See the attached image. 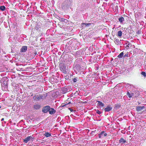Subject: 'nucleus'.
I'll list each match as a JSON object with an SVG mask.
<instances>
[{
    "instance_id": "obj_1",
    "label": "nucleus",
    "mask_w": 146,
    "mask_h": 146,
    "mask_svg": "<svg viewBox=\"0 0 146 146\" xmlns=\"http://www.w3.org/2000/svg\"><path fill=\"white\" fill-rule=\"evenodd\" d=\"M46 94H41L39 95H36L34 96L33 100L35 102L37 101H40L42 100H44L47 97Z\"/></svg>"
},
{
    "instance_id": "obj_2",
    "label": "nucleus",
    "mask_w": 146,
    "mask_h": 146,
    "mask_svg": "<svg viewBox=\"0 0 146 146\" xmlns=\"http://www.w3.org/2000/svg\"><path fill=\"white\" fill-rule=\"evenodd\" d=\"M60 69L63 73L66 74L67 72L66 71V67L64 64L61 63L60 64Z\"/></svg>"
},
{
    "instance_id": "obj_3",
    "label": "nucleus",
    "mask_w": 146,
    "mask_h": 146,
    "mask_svg": "<svg viewBox=\"0 0 146 146\" xmlns=\"http://www.w3.org/2000/svg\"><path fill=\"white\" fill-rule=\"evenodd\" d=\"M50 108V107L48 106H45L42 108V112L44 113H46L48 112Z\"/></svg>"
},
{
    "instance_id": "obj_4",
    "label": "nucleus",
    "mask_w": 146,
    "mask_h": 146,
    "mask_svg": "<svg viewBox=\"0 0 146 146\" xmlns=\"http://www.w3.org/2000/svg\"><path fill=\"white\" fill-rule=\"evenodd\" d=\"M33 138L31 136H28L25 139L23 140V141L25 143H27L29 141H33Z\"/></svg>"
},
{
    "instance_id": "obj_5",
    "label": "nucleus",
    "mask_w": 146,
    "mask_h": 146,
    "mask_svg": "<svg viewBox=\"0 0 146 146\" xmlns=\"http://www.w3.org/2000/svg\"><path fill=\"white\" fill-rule=\"evenodd\" d=\"M27 50V46H23L20 49V52H26Z\"/></svg>"
},
{
    "instance_id": "obj_6",
    "label": "nucleus",
    "mask_w": 146,
    "mask_h": 146,
    "mask_svg": "<svg viewBox=\"0 0 146 146\" xmlns=\"http://www.w3.org/2000/svg\"><path fill=\"white\" fill-rule=\"evenodd\" d=\"M107 134L106 133H105L104 131H102L99 134L98 136L99 138H101L103 137H105L106 136Z\"/></svg>"
},
{
    "instance_id": "obj_7",
    "label": "nucleus",
    "mask_w": 146,
    "mask_h": 146,
    "mask_svg": "<svg viewBox=\"0 0 146 146\" xmlns=\"http://www.w3.org/2000/svg\"><path fill=\"white\" fill-rule=\"evenodd\" d=\"M69 88L68 87L64 88L62 89V91L63 93H66L67 92L69 91Z\"/></svg>"
},
{
    "instance_id": "obj_8",
    "label": "nucleus",
    "mask_w": 146,
    "mask_h": 146,
    "mask_svg": "<svg viewBox=\"0 0 146 146\" xmlns=\"http://www.w3.org/2000/svg\"><path fill=\"white\" fill-rule=\"evenodd\" d=\"M48 112H49V113L50 115H52L55 113L56 111L53 108H50V110Z\"/></svg>"
},
{
    "instance_id": "obj_9",
    "label": "nucleus",
    "mask_w": 146,
    "mask_h": 146,
    "mask_svg": "<svg viewBox=\"0 0 146 146\" xmlns=\"http://www.w3.org/2000/svg\"><path fill=\"white\" fill-rule=\"evenodd\" d=\"M126 44H127V45L126 46L125 48L127 49H128L129 48H130L132 47L131 44L128 42H127Z\"/></svg>"
},
{
    "instance_id": "obj_10",
    "label": "nucleus",
    "mask_w": 146,
    "mask_h": 146,
    "mask_svg": "<svg viewBox=\"0 0 146 146\" xmlns=\"http://www.w3.org/2000/svg\"><path fill=\"white\" fill-rule=\"evenodd\" d=\"M40 107L41 106L39 104H36L34 106V108L36 110H39V109L40 108Z\"/></svg>"
},
{
    "instance_id": "obj_11",
    "label": "nucleus",
    "mask_w": 146,
    "mask_h": 146,
    "mask_svg": "<svg viewBox=\"0 0 146 146\" xmlns=\"http://www.w3.org/2000/svg\"><path fill=\"white\" fill-rule=\"evenodd\" d=\"M112 110V108L110 106H107L106 108L104 109V110L105 112H108Z\"/></svg>"
},
{
    "instance_id": "obj_12",
    "label": "nucleus",
    "mask_w": 146,
    "mask_h": 146,
    "mask_svg": "<svg viewBox=\"0 0 146 146\" xmlns=\"http://www.w3.org/2000/svg\"><path fill=\"white\" fill-rule=\"evenodd\" d=\"M133 93H130L129 92H127V95L129 98H130L133 96Z\"/></svg>"
},
{
    "instance_id": "obj_13",
    "label": "nucleus",
    "mask_w": 146,
    "mask_h": 146,
    "mask_svg": "<svg viewBox=\"0 0 146 146\" xmlns=\"http://www.w3.org/2000/svg\"><path fill=\"white\" fill-rule=\"evenodd\" d=\"M144 108V107L143 106H142V107L138 106V107H137L136 109L137 111H141L142 109H143Z\"/></svg>"
},
{
    "instance_id": "obj_14",
    "label": "nucleus",
    "mask_w": 146,
    "mask_h": 146,
    "mask_svg": "<svg viewBox=\"0 0 146 146\" xmlns=\"http://www.w3.org/2000/svg\"><path fill=\"white\" fill-rule=\"evenodd\" d=\"M97 102L98 103V104L99 106H101V107H104V104L102 103V102L97 101Z\"/></svg>"
},
{
    "instance_id": "obj_15",
    "label": "nucleus",
    "mask_w": 146,
    "mask_h": 146,
    "mask_svg": "<svg viewBox=\"0 0 146 146\" xmlns=\"http://www.w3.org/2000/svg\"><path fill=\"white\" fill-rule=\"evenodd\" d=\"M119 21L121 23H122V22L124 21V19L123 17H121L119 18Z\"/></svg>"
},
{
    "instance_id": "obj_16",
    "label": "nucleus",
    "mask_w": 146,
    "mask_h": 146,
    "mask_svg": "<svg viewBox=\"0 0 146 146\" xmlns=\"http://www.w3.org/2000/svg\"><path fill=\"white\" fill-rule=\"evenodd\" d=\"M126 142V141L124 140V139L122 138H121L120 140H119V143H123Z\"/></svg>"
},
{
    "instance_id": "obj_17",
    "label": "nucleus",
    "mask_w": 146,
    "mask_h": 146,
    "mask_svg": "<svg viewBox=\"0 0 146 146\" xmlns=\"http://www.w3.org/2000/svg\"><path fill=\"white\" fill-rule=\"evenodd\" d=\"M51 135L50 133L49 132H46L44 134V135L46 137H50Z\"/></svg>"
},
{
    "instance_id": "obj_18",
    "label": "nucleus",
    "mask_w": 146,
    "mask_h": 146,
    "mask_svg": "<svg viewBox=\"0 0 146 146\" xmlns=\"http://www.w3.org/2000/svg\"><path fill=\"white\" fill-rule=\"evenodd\" d=\"M122 32L121 31H119L117 32V36L121 37L122 36Z\"/></svg>"
},
{
    "instance_id": "obj_19",
    "label": "nucleus",
    "mask_w": 146,
    "mask_h": 146,
    "mask_svg": "<svg viewBox=\"0 0 146 146\" xmlns=\"http://www.w3.org/2000/svg\"><path fill=\"white\" fill-rule=\"evenodd\" d=\"M124 53L123 52H121V53L117 57L119 58H121L123 56Z\"/></svg>"
},
{
    "instance_id": "obj_20",
    "label": "nucleus",
    "mask_w": 146,
    "mask_h": 146,
    "mask_svg": "<svg viewBox=\"0 0 146 146\" xmlns=\"http://www.w3.org/2000/svg\"><path fill=\"white\" fill-rule=\"evenodd\" d=\"M5 9L4 6H0V10L1 11H4Z\"/></svg>"
},
{
    "instance_id": "obj_21",
    "label": "nucleus",
    "mask_w": 146,
    "mask_h": 146,
    "mask_svg": "<svg viewBox=\"0 0 146 146\" xmlns=\"http://www.w3.org/2000/svg\"><path fill=\"white\" fill-rule=\"evenodd\" d=\"M97 133V131L96 130H95L94 131H92L91 132V134L93 135H95V134Z\"/></svg>"
},
{
    "instance_id": "obj_22",
    "label": "nucleus",
    "mask_w": 146,
    "mask_h": 146,
    "mask_svg": "<svg viewBox=\"0 0 146 146\" xmlns=\"http://www.w3.org/2000/svg\"><path fill=\"white\" fill-rule=\"evenodd\" d=\"M115 42L116 44H119V43H120L119 40L116 39L115 40Z\"/></svg>"
},
{
    "instance_id": "obj_23",
    "label": "nucleus",
    "mask_w": 146,
    "mask_h": 146,
    "mask_svg": "<svg viewBox=\"0 0 146 146\" xmlns=\"http://www.w3.org/2000/svg\"><path fill=\"white\" fill-rule=\"evenodd\" d=\"M141 30H138V31H137L136 34L138 35H139V34H141Z\"/></svg>"
},
{
    "instance_id": "obj_24",
    "label": "nucleus",
    "mask_w": 146,
    "mask_h": 146,
    "mask_svg": "<svg viewBox=\"0 0 146 146\" xmlns=\"http://www.w3.org/2000/svg\"><path fill=\"white\" fill-rule=\"evenodd\" d=\"M83 25H84L86 26H89L91 25V23H83Z\"/></svg>"
},
{
    "instance_id": "obj_25",
    "label": "nucleus",
    "mask_w": 146,
    "mask_h": 146,
    "mask_svg": "<svg viewBox=\"0 0 146 146\" xmlns=\"http://www.w3.org/2000/svg\"><path fill=\"white\" fill-rule=\"evenodd\" d=\"M141 74L143 76L145 77H146V74L145 72H141Z\"/></svg>"
},
{
    "instance_id": "obj_26",
    "label": "nucleus",
    "mask_w": 146,
    "mask_h": 146,
    "mask_svg": "<svg viewBox=\"0 0 146 146\" xmlns=\"http://www.w3.org/2000/svg\"><path fill=\"white\" fill-rule=\"evenodd\" d=\"M70 103V102H69L67 104H62V106L64 107V106H66L67 105L69 104Z\"/></svg>"
},
{
    "instance_id": "obj_27",
    "label": "nucleus",
    "mask_w": 146,
    "mask_h": 146,
    "mask_svg": "<svg viewBox=\"0 0 146 146\" xmlns=\"http://www.w3.org/2000/svg\"><path fill=\"white\" fill-rule=\"evenodd\" d=\"M96 112L97 114H98L99 115H100L101 114V113H102V112L101 111H99V110H97Z\"/></svg>"
},
{
    "instance_id": "obj_28",
    "label": "nucleus",
    "mask_w": 146,
    "mask_h": 146,
    "mask_svg": "<svg viewBox=\"0 0 146 146\" xmlns=\"http://www.w3.org/2000/svg\"><path fill=\"white\" fill-rule=\"evenodd\" d=\"M128 57V52L126 54H125L124 56V57Z\"/></svg>"
},
{
    "instance_id": "obj_29",
    "label": "nucleus",
    "mask_w": 146,
    "mask_h": 146,
    "mask_svg": "<svg viewBox=\"0 0 146 146\" xmlns=\"http://www.w3.org/2000/svg\"><path fill=\"white\" fill-rule=\"evenodd\" d=\"M74 82H76L77 81V79L76 78H74L72 79Z\"/></svg>"
},
{
    "instance_id": "obj_30",
    "label": "nucleus",
    "mask_w": 146,
    "mask_h": 146,
    "mask_svg": "<svg viewBox=\"0 0 146 146\" xmlns=\"http://www.w3.org/2000/svg\"><path fill=\"white\" fill-rule=\"evenodd\" d=\"M3 85L6 86H7V82L6 81L3 82Z\"/></svg>"
},
{
    "instance_id": "obj_31",
    "label": "nucleus",
    "mask_w": 146,
    "mask_h": 146,
    "mask_svg": "<svg viewBox=\"0 0 146 146\" xmlns=\"http://www.w3.org/2000/svg\"><path fill=\"white\" fill-rule=\"evenodd\" d=\"M68 109L69 110H70L71 112H72L73 111V110L70 108H69Z\"/></svg>"
},
{
    "instance_id": "obj_32",
    "label": "nucleus",
    "mask_w": 146,
    "mask_h": 146,
    "mask_svg": "<svg viewBox=\"0 0 146 146\" xmlns=\"http://www.w3.org/2000/svg\"><path fill=\"white\" fill-rule=\"evenodd\" d=\"M4 120V118H2L1 119V121H3Z\"/></svg>"
},
{
    "instance_id": "obj_33",
    "label": "nucleus",
    "mask_w": 146,
    "mask_h": 146,
    "mask_svg": "<svg viewBox=\"0 0 146 146\" xmlns=\"http://www.w3.org/2000/svg\"><path fill=\"white\" fill-rule=\"evenodd\" d=\"M79 65H77L76 66V67H77L78 66H79Z\"/></svg>"
},
{
    "instance_id": "obj_34",
    "label": "nucleus",
    "mask_w": 146,
    "mask_h": 146,
    "mask_svg": "<svg viewBox=\"0 0 146 146\" xmlns=\"http://www.w3.org/2000/svg\"><path fill=\"white\" fill-rule=\"evenodd\" d=\"M1 108V107H0V108Z\"/></svg>"
},
{
    "instance_id": "obj_35",
    "label": "nucleus",
    "mask_w": 146,
    "mask_h": 146,
    "mask_svg": "<svg viewBox=\"0 0 146 146\" xmlns=\"http://www.w3.org/2000/svg\"><path fill=\"white\" fill-rule=\"evenodd\" d=\"M38 146V145H37V146Z\"/></svg>"
}]
</instances>
